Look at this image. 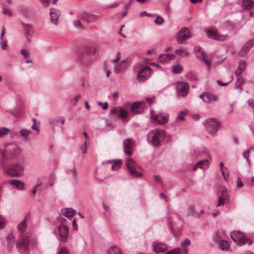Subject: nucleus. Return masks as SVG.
I'll list each match as a JSON object with an SVG mask.
<instances>
[{"instance_id":"10","label":"nucleus","mask_w":254,"mask_h":254,"mask_svg":"<svg viewBox=\"0 0 254 254\" xmlns=\"http://www.w3.org/2000/svg\"><path fill=\"white\" fill-rule=\"evenodd\" d=\"M206 33L208 37L215 40L225 41L228 37L226 35L220 34L215 29H210L206 31Z\"/></svg>"},{"instance_id":"26","label":"nucleus","mask_w":254,"mask_h":254,"mask_svg":"<svg viewBox=\"0 0 254 254\" xmlns=\"http://www.w3.org/2000/svg\"><path fill=\"white\" fill-rule=\"evenodd\" d=\"M21 24L23 26V31L24 34H30L33 32V30L32 28V25L30 24H25L23 22H21Z\"/></svg>"},{"instance_id":"32","label":"nucleus","mask_w":254,"mask_h":254,"mask_svg":"<svg viewBox=\"0 0 254 254\" xmlns=\"http://www.w3.org/2000/svg\"><path fill=\"white\" fill-rule=\"evenodd\" d=\"M20 135L24 139H27L30 134V130L22 129L19 131Z\"/></svg>"},{"instance_id":"40","label":"nucleus","mask_w":254,"mask_h":254,"mask_svg":"<svg viewBox=\"0 0 254 254\" xmlns=\"http://www.w3.org/2000/svg\"><path fill=\"white\" fill-rule=\"evenodd\" d=\"M21 54L25 58H27L29 57L30 53L28 50L26 49H23L20 51Z\"/></svg>"},{"instance_id":"24","label":"nucleus","mask_w":254,"mask_h":254,"mask_svg":"<svg viewBox=\"0 0 254 254\" xmlns=\"http://www.w3.org/2000/svg\"><path fill=\"white\" fill-rule=\"evenodd\" d=\"M66 173L68 175H70L74 180L77 179V172L74 167L71 169H67L66 170Z\"/></svg>"},{"instance_id":"12","label":"nucleus","mask_w":254,"mask_h":254,"mask_svg":"<svg viewBox=\"0 0 254 254\" xmlns=\"http://www.w3.org/2000/svg\"><path fill=\"white\" fill-rule=\"evenodd\" d=\"M60 15L61 12L59 9L55 8H50V21L52 23L56 26L58 25V20Z\"/></svg>"},{"instance_id":"13","label":"nucleus","mask_w":254,"mask_h":254,"mask_svg":"<svg viewBox=\"0 0 254 254\" xmlns=\"http://www.w3.org/2000/svg\"><path fill=\"white\" fill-rule=\"evenodd\" d=\"M134 147V142L131 139L128 138L125 140L124 142V148L125 154L128 156L132 155L133 148Z\"/></svg>"},{"instance_id":"27","label":"nucleus","mask_w":254,"mask_h":254,"mask_svg":"<svg viewBox=\"0 0 254 254\" xmlns=\"http://www.w3.org/2000/svg\"><path fill=\"white\" fill-rule=\"evenodd\" d=\"M229 248V244L227 241L222 240L219 244V248L222 251H228Z\"/></svg>"},{"instance_id":"45","label":"nucleus","mask_w":254,"mask_h":254,"mask_svg":"<svg viewBox=\"0 0 254 254\" xmlns=\"http://www.w3.org/2000/svg\"><path fill=\"white\" fill-rule=\"evenodd\" d=\"M80 98L81 95L80 94L77 95L72 99L71 104L73 105H75Z\"/></svg>"},{"instance_id":"1","label":"nucleus","mask_w":254,"mask_h":254,"mask_svg":"<svg viewBox=\"0 0 254 254\" xmlns=\"http://www.w3.org/2000/svg\"><path fill=\"white\" fill-rule=\"evenodd\" d=\"M30 216V213H27L24 219L17 226L19 237L17 242V250L22 254H27L29 250L30 234L25 231L27 228L26 221Z\"/></svg>"},{"instance_id":"39","label":"nucleus","mask_w":254,"mask_h":254,"mask_svg":"<svg viewBox=\"0 0 254 254\" xmlns=\"http://www.w3.org/2000/svg\"><path fill=\"white\" fill-rule=\"evenodd\" d=\"M221 173L223 176L225 180H227L229 177V173L228 169L226 168H225L223 169V170H221Z\"/></svg>"},{"instance_id":"9","label":"nucleus","mask_w":254,"mask_h":254,"mask_svg":"<svg viewBox=\"0 0 254 254\" xmlns=\"http://www.w3.org/2000/svg\"><path fill=\"white\" fill-rule=\"evenodd\" d=\"M191 37V34L188 28H182L178 34L177 42L180 44H184L186 40Z\"/></svg>"},{"instance_id":"43","label":"nucleus","mask_w":254,"mask_h":254,"mask_svg":"<svg viewBox=\"0 0 254 254\" xmlns=\"http://www.w3.org/2000/svg\"><path fill=\"white\" fill-rule=\"evenodd\" d=\"M163 19L160 16L158 15L154 21V23L158 25H161L163 22Z\"/></svg>"},{"instance_id":"25","label":"nucleus","mask_w":254,"mask_h":254,"mask_svg":"<svg viewBox=\"0 0 254 254\" xmlns=\"http://www.w3.org/2000/svg\"><path fill=\"white\" fill-rule=\"evenodd\" d=\"M6 174L10 177H14L16 176V165H12L10 166L6 172Z\"/></svg>"},{"instance_id":"37","label":"nucleus","mask_w":254,"mask_h":254,"mask_svg":"<svg viewBox=\"0 0 254 254\" xmlns=\"http://www.w3.org/2000/svg\"><path fill=\"white\" fill-rule=\"evenodd\" d=\"M175 56L174 54H166V55H160L159 57V60H161V58H163L164 57L165 58V59L166 60H174L175 58Z\"/></svg>"},{"instance_id":"55","label":"nucleus","mask_w":254,"mask_h":254,"mask_svg":"<svg viewBox=\"0 0 254 254\" xmlns=\"http://www.w3.org/2000/svg\"><path fill=\"white\" fill-rule=\"evenodd\" d=\"M247 103L249 106L254 110V102L252 99L248 100L247 101Z\"/></svg>"},{"instance_id":"59","label":"nucleus","mask_w":254,"mask_h":254,"mask_svg":"<svg viewBox=\"0 0 254 254\" xmlns=\"http://www.w3.org/2000/svg\"><path fill=\"white\" fill-rule=\"evenodd\" d=\"M8 182L12 185L13 188H16V179H12L8 181Z\"/></svg>"},{"instance_id":"16","label":"nucleus","mask_w":254,"mask_h":254,"mask_svg":"<svg viewBox=\"0 0 254 254\" xmlns=\"http://www.w3.org/2000/svg\"><path fill=\"white\" fill-rule=\"evenodd\" d=\"M254 45V39H250L247 42L241 49L239 55L241 56L245 55Z\"/></svg>"},{"instance_id":"61","label":"nucleus","mask_w":254,"mask_h":254,"mask_svg":"<svg viewBox=\"0 0 254 254\" xmlns=\"http://www.w3.org/2000/svg\"><path fill=\"white\" fill-rule=\"evenodd\" d=\"M120 52L117 53L116 59L113 60V63H117L120 60Z\"/></svg>"},{"instance_id":"48","label":"nucleus","mask_w":254,"mask_h":254,"mask_svg":"<svg viewBox=\"0 0 254 254\" xmlns=\"http://www.w3.org/2000/svg\"><path fill=\"white\" fill-rule=\"evenodd\" d=\"M68 250L65 247H63L61 249L60 251L58 254H68Z\"/></svg>"},{"instance_id":"56","label":"nucleus","mask_w":254,"mask_h":254,"mask_svg":"<svg viewBox=\"0 0 254 254\" xmlns=\"http://www.w3.org/2000/svg\"><path fill=\"white\" fill-rule=\"evenodd\" d=\"M244 186V184L243 182L241 181L240 178L237 179V187L238 188H242Z\"/></svg>"},{"instance_id":"52","label":"nucleus","mask_w":254,"mask_h":254,"mask_svg":"<svg viewBox=\"0 0 254 254\" xmlns=\"http://www.w3.org/2000/svg\"><path fill=\"white\" fill-rule=\"evenodd\" d=\"M98 105L102 106L103 110H106L108 108V103L107 102H105L104 103L99 102Z\"/></svg>"},{"instance_id":"33","label":"nucleus","mask_w":254,"mask_h":254,"mask_svg":"<svg viewBox=\"0 0 254 254\" xmlns=\"http://www.w3.org/2000/svg\"><path fill=\"white\" fill-rule=\"evenodd\" d=\"M10 129L6 127H0V138L3 137L5 135L8 134Z\"/></svg>"},{"instance_id":"8","label":"nucleus","mask_w":254,"mask_h":254,"mask_svg":"<svg viewBox=\"0 0 254 254\" xmlns=\"http://www.w3.org/2000/svg\"><path fill=\"white\" fill-rule=\"evenodd\" d=\"M151 75V69L148 66L143 67L138 73L137 79L139 82L146 80Z\"/></svg>"},{"instance_id":"41","label":"nucleus","mask_w":254,"mask_h":254,"mask_svg":"<svg viewBox=\"0 0 254 254\" xmlns=\"http://www.w3.org/2000/svg\"><path fill=\"white\" fill-rule=\"evenodd\" d=\"M247 67V63L245 61H241L239 63V68L241 69V70L244 71Z\"/></svg>"},{"instance_id":"36","label":"nucleus","mask_w":254,"mask_h":254,"mask_svg":"<svg viewBox=\"0 0 254 254\" xmlns=\"http://www.w3.org/2000/svg\"><path fill=\"white\" fill-rule=\"evenodd\" d=\"M122 164V160L121 159L117 160L115 162L114 164H113L112 166L111 169L112 170H115L117 169Z\"/></svg>"},{"instance_id":"58","label":"nucleus","mask_w":254,"mask_h":254,"mask_svg":"<svg viewBox=\"0 0 254 254\" xmlns=\"http://www.w3.org/2000/svg\"><path fill=\"white\" fill-rule=\"evenodd\" d=\"M243 156L248 162L249 161V151L248 150L245 151L244 153Z\"/></svg>"},{"instance_id":"38","label":"nucleus","mask_w":254,"mask_h":254,"mask_svg":"<svg viewBox=\"0 0 254 254\" xmlns=\"http://www.w3.org/2000/svg\"><path fill=\"white\" fill-rule=\"evenodd\" d=\"M25 188V184L24 182L17 180V189L23 190Z\"/></svg>"},{"instance_id":"22","label":"nucleus","mask_w":254,"mask_h":254,"mask_svg":"<svg viewBox=\"0 0 254 254\" xmlns=\"http://www.w3.org/2000/svg\"><path fill=\"white\" fill-rule=\"evenodd\" d=\"M254 1L252 0H242V7L246 10L253 7Z\"/></svg>"},{"instance_id":"64","label":"nucleus","mask_w":254,"mask_h":254,"mask_svg":"<svg viewBox=\"0 0 254 254\" xmlns=\"http://www.w3.org/2000/svg\"><path fill=\"white\" fill-rule=\"evenodd\" d=\"M243 71H244L243 70H241V69H240L238 67L235 72V74L237 76H240L243 73Z\"/></svg>"},{"instance_id":"47","label":"nucleus","mask_w":254,"mask_h":254,"mask_svg":"<svg viewBox=\"0 0 254 254\" xmlns=\"http://www.w3.org/2000/svg\"><path fill=\"white\" fill-rule=\"evenodd\" d=\"M195 209L192 206H190L188 208V214L189 215H194Z\"/></svg>"},{"instance_id":"19","label":"nucleus","mask_w":254,"mask_h":254,"mask_svg":"<svg viewBox=\"0 0 254 254\" xmlns=\"http://www.w3.org/2000/svg\"><path fill=\"white\" fill-rule=\"evenodd\" d=\"M62 212L66 217L70 218L75 214L76 211L72 208H64L62 210Z\"/></svg>"},{"instance_id":"30","label":"nucleus","mask_w":254,"mask_h":254,"mask_svg":"<svg viewBox=\"0 0 254 254\" xmlns=\"http://www.w3.org/2000/svg\"><path fill=\"white\" fill-rule=\"evenodd\" d=\"M197 166L202 170L206 169L209 166V162L207 160H204L197 163Z\"/></svg>"},{"instance_id":"60","label":"nucleus","mask_w":254,"mask_h":254,"mask_svg":"<svg viewBox=\"0 0 254 254\" xmlns=\"http://www.w3.org/2000/svg\"><path fill=\"white\" fill-rule=\"evenodd\" d=\"M134 1V0H129L128 1V3L125 6V9L126 10H128V9L129 8L130 6L133 3Z\"/></svg>"},{"instance_id":"20","label":"nucleus","mask_w":254,"mask_h":254,"mask_svg":"<svg viewBox=\"0 0 254 254\" xmlns=\"http://www.w3.org/2000/svg\"><path fill=\"white\" fill-rule=\"evenodd\" d=\"M194 52L196 57L200 60H201V58L205 57V54L200 46L194 47Z\"/></svg>"},{"instance_id":"42","label":"nucleus","mask_w":254,"mask_h":254,"mask_svg":"<svg viewBox=\"0 0 254 254\" xmlns=\"http://www.w3.org/2000/svg\"><path fill=\"white\" fill-rule=\"evenodd\" d=\"M233 80V75H231L230 80L227 82H222L220 80L217 81V83L220 86H226L229 83L232 82Z\"/></svg>"},{"instance_id":"50","label":"nucleus","mask_w":254,"mask_h":254,"mask_svg":"<svg viewBox=\"0 0 254 254\" xmlns=\"http://www.w3.org/2000/svg\"><path fill=\"white\" fill-rule=\"evenodd\" d=\"M114 71L117 74L124 72L123 71V69H121V67H120V65L115 67Z\"/></svg>"},{"instance_id":"57","label":"nucleus","mask_w":254,"mask_h":254,"mask_svg":"<svg viewBox=\"0 0 254 254\" xmlns=\"http://www.w3.org/2000/svg\"><path fill=\"white\" fill-rule=\"evenodd\" d=\"M107 177L105 176L104 178H101L100 177V173L98 172H96V179L100 181H103L105 178H106Z\"/></svg>"},{"instance_id":"17","label":"nucleus","mask_w":254,"mask_h":254,"mask_svg":"<svg viewBox=\"0 0 254 254\" xmlns=\"http://www.w3.org/2000/svg\"><path fill=\"white\" fill-rule=\"evenodd\" d=\"M145 104V102L143 101L134 102L130 105V111L134 114H138L139 113L138 110L141 109L142 106H144Z\"/></svg>"},{"instance_id":"14","label":"nucleus","mask_w":254,"mask_h":254,"mask_svg":"<svg viewBox=\"0 0 254 254\" xmlns=\"http://www.w3.org/2000/svg\"><path fill=\"white\" fill-rule=\"evenodd\" d=\"M18 162H17V177L21 176L22 174L26 164V158L24 156H19Z\"/></svg>"},{"instance_id":"21","label":"nucleus","mask_w":254,"mask_h":254,"mask_svg":"<svg viewBox=\"0 0 254 254\" xmlns=\"http://www.w3.org/2000/svg\"><path fill=\"white\" fill-rule=\"evenodd\" d=\"M153 249L154 251L158 253L165 252L167 249V247L166 245L161 243L154 244L153 245Z\"/></svg>"},{"instance_id":"2","label":"nucleus","mask_w":254,"mask_h":254,"mask_svg":"<svg viewBox=\"0 0 254 254\" xmlns=\"http://www.w3.org/2000/svg\"><path fill=\"white\" fill-rule=\"evenodd\" d=\"M126 165L132 177L139 178L143 176V170L132 158L128 157L126 159Z\"/></svg>"},{"instance_id":"18","label":"nucleus","mask_w":254,"mask_h":254,"mask_svg":"<svg viewBox=\"0 0 254 254\" xmlns=\"http://www.w3.org/2000/svg\"><path fill=\"white\" fill-rule=\"evenodd\" d=\"M218 99V97L217 96L208 92H206L205 97L203 98V101L209 103L212 102L216 101Z\"/></svg>"},{"instance_id":"49","label":"nucleus","mask_w":254,"mask_h":254,"mask_svg":"<svg viewBox=\"0 0 254 254\" xmlns=\"http://www.w3.org/2000/svg\"><path fill=\"white\" fill-rule=\"evenodd\" d=\"M2 13L5 15H7L9 16L12 15V12L10 10L7 9L4 7L2 8Z\"/></svg>"},{"instance_id":"34","label":"nucleus","mask_w":254,"mask_h":254,"mask_svg":"<svg viewBox=\"0 0 254 254\" xmlns=\"http://www.w3.org/2000/svg\"><path fill=\"white\" fill-rule=\"evenodd\" d=\"M120 114L119 117L123 119L127 118V112L125 110V109L121 108L119 109Z\"/></svg>"},{"instance_id":"53","label":"nucleus","mask_w":254,"mask_h":254,"mask_svg":"<svg viewBox=\"0 0 254 254\" xmlns=\"http://www.w3.org/2000/svg\"><path fill=\"white\" fill-rule=\"evenodd\" d=\"M180 248H178L177 250L171 251L167 253L166 254H180Z\"/></svg>"},{"instance_id":"28","label":"nucleus","mask_w":254,"mask_h":254,"mask_svg":"<svg viewBox=\"0 0 254 254\" xmlns=\"http://www.w3.org/2000/svg\"><path fill=\"white\" fill-rule=\"evenodd\" d=\"M190 241L189 239H186L182 242L181 245L184 249V252L185 253H188L189 251L188 247L190 246Z\"/></svg>"},{"instance_id":"62","label":"nucleus","mask_w":254,"mask_h":254,"mask_svg":"<svg viewBox=\"0 0 254 254\" xmlns=\"http://www.w3.org/2000/svg\"><path fill=\"white\" fill-rule=\"evenodd\" d=\"M81 25V23L80 20H76L74 21V25L75 27H78L80 26Z\"/></svg>"},{"instance_id":"15","label":"nucleus","mask_w":254,"mask_h":254,"mask_svg":"<svg viewBox=\"0 0 254 254\" xmlns=\"http://www.w3.org/2000/svg\"><path fill=\"white\" fill-rule=\"evenodd\" d=\"M59 232L61 240L64 242H66L68 235V228L65 225L61 224L59 227Z\"/></svg>"},{"instance_id":"31","label":"nucleus","mask_w":254,"mask_h":254,"mask_svg":"<svg viewBox=\"0 0 254 254\" xmlns=\"http://www.w3.org/2000/svg\"><path fill=\"white\" fill-rule=\"evenodd\" d=\"M183 66L179 64H175L172 68V72L175 74H179L182 72Z\"/></svg>"},{"instance_id":"11","label":"nucleus","mask_w":254,"mask_h":254,"mask_svg":"<svg viewBox=\"0 0 254 254\" xmlns=\"http://www.w3.org/2000/svg\"><path fill=\"white\" fill-rule=\"evenodd\" d=\"M94 53V50L86 48L78 54V59L83 62H87L90 59V56Z\"/></svg>"},{"instance_id":"44","label":"nucleus","mask_w":254,"mask_h":254,"mask_svg":"<svg viewBox=\"0 0 254 254\" xmlns=\"http://www.w3.org/2000/svg\"><path fill=\"white\" fill-rule=\"evenodd\" d=\"M243 83H244L243 78L242 77H239L238 78V79L236 82L235 86L237 88H239L241 86V85L243 84Z\"/></svg>"},{"instance_id":"3","label":"nucleus","mask_w":254,"mask_h":254,"mask_svg":"<svg viewBox=\"0 0 254 254\" xmlns=\"http://www.w3.org/2000/svg\"><path fill=\"white\" fill-rule=\"evenodd\" d=\"M165 137V131L162 129H154L149 132L147 135V141L152 145L158 146Z\"/></svg>"},{"instance_id":"63","label":"nucleus","mask_w":254,"mask_h":254,"mask_svg":"<svg viewBox=\"0 0 254 254\" xmlns=\"http://www.w3.org/2000/svg\"><path fill=\"white\" fill-rule=\"evenodd\" d=\"M26 38L27 39V41L30 43L32 41V36L30 34H25Z\"/></svg>"},{"instance_id":"5","label":"nucleus","mask_w":254,"mask_h":254,"mask_svg":"<svg viewBox=\"0 0 254 254\" xmlns=\"http://www.w3.org/2000/svg\"><path fill=\"white\" fill-rule=\"evenodd\" d=\"M230 236L235 243L239 246H243L247 243V238L243 233L240 231H233L231 233Z\"/></svg>"},{"instance_id":"35","label":"nucleus","mask_w":254,"mask_h":254,"mask_svg":"<svg viewBox=\"0 0 254 254\" xmlns=\"http://www.w3.org/2000/svg\"><path fill=\"white\" fill-rule=\"evenodd\" d=\"M7 41L4 38L0 39V45L2 50H5L7 49Z\"/></svg>"},{"instance_id":"46","label":"nucleus","mask_w":254,"mask_h":254,"mask_svg":"<svg viewBox=\"0 0 254 254\" xmlns=\"http://www.w3.org/2000/svg\"><path fill=\"white\" fill-rule=\"evenodd\" d=\"M14 145L13 143H8L7 145V150L9 152V154L11 155V158H14V155H15V151L14 150L13 151V152H10L11 151V148H10V147L11 146V145Z\"/></svg>"},{"instance_id":"6","label":"nucleus","mask_w":254,"mask_h":254,"mask_svg":"<svg viewBox=\"0 0 254 254\" xmlns=\"http://www.w3.org/2000/svg\"><path fill=\"white\" fill-rule=\"evenodd\" d=\"M150 115L152 120L159 124H164L168 122L169 115L166 113L156 114L154 111H150Z\"/></svg>"},{"instance_id":"4","label":"nucleus","mask_w":254,"mask_h":254,"mask_svg":"<svg viewBox=\"0 0 254 254\" xmlns=\"http://www.w3.org/2000/svg\"><path fill=\"white\" fill-rule=\"evenodd\" d=\"M205 122V127L207 131L210 134H215L218 129L219 122L214 118L207 119Z\"/></svg>"},{"instance_id":"7","label":"nucleus","mask_w":254,"mask_h":254,"mask_svg":"<svg viewBox=\"0 0 254 254\" xmlns=\"http://www.w3.org/2000/svg\"><path fill=\"white\" fill-rule=\"evenodd\" d=\"M189 91V85L185 82H178L177 84V94L179 96L185 97Z\"/></svg>"},{"instance_id":"23","label":"nucleus","mask_w":254,"mask_h":254,"mask_svg":"<svg viewBox=\"0 0 254 254\" xmlns=\"http://www.w3.org/2000/svg\"><path fill=\"white\" fill-rule=\"evenodd\" d=\"M107 254H123L121 249L117 246H112L107 251Z\"/></svg>"},{"instance_id":"29","label":"nucleus","mask_w":254,"mask_h":254,"mask_svg":"<svg viewBox=\"0 0 254 254\" xmlns=\"http://www.w3.org/2000/svg\"><path fill=\"white\" fill-rule=\"evenodd\" d=\"M130 64V63L128 60H124L121 61L119 65L123 71H124L129 67Z\"/></svg>"},{"instance_id":"51","label":"nucleus","mask_w":254,"mask_h":254,"mask_svg":"<svg viewBox=\"0 0 254 254\" xmlns=\"http://www.w3.org/2000/svg\"><path fill=\"white\" fill-rule=\"evenodd\" d=\"M187 77L188 79H190V80H198L197 77L195 75H193L191 73H189L187 74Z\"/></svg>"},{"instance_id":"54","label":"nucleus","mask_w":254,"mask_h":254,"mask_svg":"<svg viewBox=\"0 0 254 254\" xmlns=\"http://www.w3.org/2000/svg\"><path fill=\"white\" fill-rule=\"evenodd\" d=\"M223 194H222L221 196L219 197L218 200V203L216 205V207H218L219 206H221L224 204V199L222 198Z\"/></svg>"}]
</instances>
